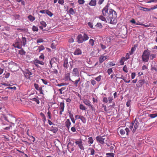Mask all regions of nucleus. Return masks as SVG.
Wrapping results in <instances>:
<instances>
[{
  "label": "nucleus",
  "instance_id": "obj_11",
  "mask_svg": "<svg viewBox=\"0 0 157 157\" xmlns=\"http://www.w3.org/2000/svg\"><path fill=\"white\" fill-rule=\"evenodd\" d=\"M145 82V81L143 79L140 80L137 82L136 84V86L138 87H140Z\"/></svg>",
  "mask_w": 157,
  "mask_h": 157
},
{
  "label": "nucleus",
  "instance_id": "obj_25",
  "mask_svg": "<svg viewBox=\"0 0 157 157\" xmlns=\"http://www.w3.org/2000/svg\"><path fill=\"white\" fill-rule=\"evenodd\" d=\"M96 4V2L95 0H91L89 4L92 6H95Z\"/></svg>",
  "mask_w": 157,
  "mask_h": 157
},
{
  "label": "nucleus",
  "instance_id": "obj_8",
  "mask_svg": "<svg viewBox=\"0 0 157 157\" xmlns=\"http://www.w3.org/2000/svg\"><path fill=\"white\" fill-rule=\"evenodd\" d=\"M77 41L78 43L80 44L84 41L83 36L81 34H79L77 37Z\"/></svg>",
  "mask_w": 157,
  "mask_h": 157
},
{
  "label": "nucleus",
  "instance_id": "obj_52",
  "mask_svg": "<svg viewBox=\"0 0 157 157\" xmlns=\"http://www.w3.org/2000/svg\"><path fill=\"white\" fill-rule=\"evenodd\" d=\"M44 40L40 38L37 39V43H42L44 42Z\"/></svg>",
  "mask_w": 157,
  "mask_h": 157
},
{
  "label": "nucleus",
  "instance_id": "obj_1",
  "mask_svg": "<svg viewBox=\"0 0 157 157\" xmlns=\"http://www.w3.org/2000/svg\"><path fill=\"white\" fill-rule=\"evenodd\" d=\"M102 13L103 16H108L110 19V22L111 23H112V20L117 17L116 12L112 9H108V6L107 5L103 9Z\"/></svg>",
  "mask_w": 157,
  "mask_h": 157
},
{
  "label": "nucleus",
  "instance_id": "obj_60",
  "mask_svg": "<svg viewBox=\"0 0 157 157\" xmlns=\"http://www.w3.org/2000/svg\"><path fill=\"white\" fill-rule=\"evenodd\" d=\"M91 83L92 85H93V86H94L96 84V82L94 80H91Z\"/></svg>",
  "mask_w": 157,
  "mask_h": 157
},
{
  "label": "nucleus",
  "instance_id": "obj_26",
  "mask_svg": "<svg viewBox=\"0 0 157 157\" xmlns=\"http://www.w3.org/2000/svg\"><path fill=\"white\" fill-rule=\"evenodd\" d=\"M80 78H79L78 79L76 80L75 81H74L72 80L71 81H72L74 83L75 85V86L76 87H77L78 86V82L80 81Z\"/></svg>",
  "mask_w": 157,
  "mask_h": 157
},
{
  "label": "nucleus",
  "instance_id": "obj_17",
  "mask_svg": "<svg viewBox=\"0 0 157 157\" xmlns=\"http://www.w3.org/2000/svg\"><path fill=\"white\" fill-rule=\"evenodd\" d=\"M57 61V58L55 57H53L51 59V60L50 61V64L51 65V67L52 68L53 67V65L56 63V62Z\"/></svg>",
  "mask_w": 157,
  "mask_h": 157
},
{
  "label": "nucleus",
  "instance_id": "obj_36",
  "mask_svg": "<svg viewBox=\"0 0 157 157\" xmlns=\"http://www.w3.org/2000/svg\"><path fill=\"white\" fill-rule=\"evenodd\" d=\"M79 108L80 109L83 110H86V109L85 106H84V105L82 104H80V105Z\"/></svg>",
  "mask_w": 157,
  "mask_h": 157
},
{
  "label": "nucleus",
  "instance_id": "obj_4",
  "mask_svg": "<svg viewBox=\"0 0 157 157\" xmlns=\"http://www.w3.org/2000/svg\"><path fill=\"white\" fill-rule=\"evenodd\" d=\"M105 136H98L96 137V140L101 144H103L105 143L104 140L105 138Z\"/></svg>",
  "mask_w": 157,
  "mask_h": 157
},
{
  "label": "nucleus",
  "instance_id": "obj_28",
  "mask_svg": "<svg viewBox=\"0 0 157 157\" xmlns=\"http://www.w3.org/2000/svg\"><path fill=\"white\" fill-rule=\"evenodd\" d=\"M83 103L86 105L88 106L91 105L90 102L89 100H85L83 101Z\"/></svg>",
  "mask_w": 157,
  "mask_h": 157
},
{
  "label": "nucleus",
  "instance_id": "obj_5",
  "mask_svg": "<svg viewBox=\"0 0 157 157\" xmlns=\"http://www.w3.org/2000/svg\"><path fill=\"white\" fill-rule=\"evenodd\" d=\"M34 86L35 89L36 90L39 91L40 94H43L42 87H43L44 86H41L40 87L39 85L38 84L36 83H34Z\"/></svg>",
  "mask_w": 157,
  "mask_h": 157
},
{
  "label": "nucleus",
  "instance_id": "obj_20",
  "mask_svg": "<svg viewBox=\"0 0 157 157\" xmlns=\"http://www.w3.org/2000/svg\"><path fill=\"white\" fill-rule=\"evenodd\" d=\"M88 150L89 152V155H93L95 154V151L93 148H89Z\"/></svg>",
  "mask_w": 157,
  "mask_h": 157
},
{
  "label": "nucleus",
  "instance_id": "obj_32",
  "mask_svg": "<svg viewBox=\"0 0 157 157\" xmlns=\"http://www.w3.org/2000/svg\"><path fill=\"white\" fill-rule=\"evenodd\" d=\"M19 53L21 55H25L26 52L23 49H22L19 51Z\"/></svg>",
  "mask_w": 157,
  "mask_h": 157
},
{
  "label": "nucleus",
  "instance_id": "obj_63",
  "mask_svg": "<svg viewBox=\"0 0 157 157\" xmlns=\"http://www.w3.org/2000/svg\"><path fill=\"white\" fill-rule=\"evenodd\" d=\"M102 101L104 102L107 103L108 102V99L107 98H104L102 100Z\"/></svg>",
  "mask_w": 157,
  "mask_h": 157
},
{
  "label": "nucleus",
  "instance_id": "obj_21",
  "mask_svg": "<svg viewBox=\"0 0 157 157\" xmlns=\"http://www.w3.org/2000/svg\"><path fill=\"white\" fill-rule=\"evenodd\" d=\"M32 75V73L29 71V70L27 71L25 73V75L26 76V78H28L30 79V76Z\"/></svg>",
  "mask_w": 157,
  "mask_h": 157
},
{
  "label": "nucleus",
  "instance_id": "obj_41",
  "mask_svg": "<svg viewBox=\"0 0 157 157\" xmlns=\"http://www.w3.org/2000/svg\"><path fill=\"white\" fill-rule=\"evenodd\" d=\"M44 49V48L43 45H41L38 47V50H39V52H40L41 51L43 50Z\"/></svg>",
  "mask_w": 157,
  "mask_h": 157
},
{
  "label": "nucleus",
  "instance_id": "obj_24",
  "mask_svg": "<svg viewBox=\"0 0 157 157\" xmlns=\"http://www.w3.org/2000/svg\"><path fill=\"white\" fill-rule=\"evenodd\" d=\"M28 18L30 21L32 22H33L35 20V17L32 16L31 15H29V16H28Z\"/></svg>",
  "mask_w": 157,
  "mask_h": 157
},
{
  "label": "nucleus",
  "instance_id": "obj_39",
  "mask_svg": "<svg viewBox=\"0 0 157 157\" xmlns=\"http://www.w3.org/2000/svg\"><path fill=\"white\" fill-rule=\"evenodd\" d=\"M46 13L50 17H52L53 15V13L51 11L48 10H47Z\"/></svg>",
  "mask_w": 157,
  "mask_h": 157
},
{
  "label": "nucleus",
  "instance_id": "obj_56",
  "mask_svg": "<svg viewBox=\"0 0 157 157\" xmlns=\"http://www.w3.org/2000/svg\"><path fill=\"white\" fill-rule=\"evenodd\" d=\"M41 79L44 84L45 85L48 84V82L46 80H44L43 79Z\"/></svg>",
  "mask_w": 157,
  "mask_h": 157
},
{
  "label": "nucleus",
  "instance_id": "obj_2",
  "mask_svg": "<svg viewBox=\"0 0 157 157\" xmlns=\"http://www.w3.org/2000/svg\"><path fill=\"white\" fill-rule=\"evenodd\" d=\"M150 55V51L147 50H145L142 55V61L144 62L148 61Z\"/></svg>",
  "mask_w": 157,
  "mask_h": 157
},
{
  "label": "nucleus",
  "instance_id": "obj_55",
  "mask_svg": "<svg viewBox=\"0 0 157 157\" xmlns=\"http://www.w3.org/2000/svg\"><path fill=\"white\" fill-rule=\"evenodd\" d=\"M78 2L79 4H82L84 3L85 1L84 0H78Z\"/></svg>",
  "mask_w": 157,
  "mask_h": 157
},
{
  "label": "nucleus",
  "instance_id": "obj_33",
  "mask_svg": "<svg viewBox=\"0 0 157 157\" xmlns=\"http://www.w3.org/2000/svg\"><path fill=\"white\" fill-rule=\"evenodd\" d=\"M88 143L90 144H92L94 142V140L92 137H90L88 138Z\"/></svg>",
  "mask_w": 157,
  "mask_h": 157
},
{
  "label": "nucleus",
  "instance_id": "obj_7",
  "mask_svg": "<svg viewBox=\"0 0 157 157\" xmlns=\"http://www.w3.org/2000/svg\"><path fill=\"white\" fill-rule=\"evenodd\" d=\"M75 143L76 145H78V147L81 150H84V148L83 145L82 141L81 140L76 141L75 142Z\"/></svg>",
  "mask_w": 157,
  "mask_h": 157
},
{
  "label": "nucleus",
  "instance_id": "obj_35",
  "mask_svg": "<svg viewBox=\"0 0 157 157\" xmlns=\"http://www.w3.org/2000/svg\"><path fill=\"white\" fill-rule=\"evenodd\" d=\"M141 10H143L145 11H149L151 10L150 8H144L143 7H141Z\"/></svg>",
  "mask_w": 157,
  "mask_h": 157
},
{
  "label": "nucleus",
  "instance_id": "obj_10",
  "mask_svg": "<svg viewBox=\"0 0 157 157\" xmlns=\"http://www.w3.org/2000/svg\"><path fill=\"white\" fill-rule=\"evenodd\" d=\"M109 57L108 56H104L101 55L99 58V61L100 63H101L104 61L105 59H107Z\"/></svg>",
  "mask_w": 157,
  "mask_h": 157
},
{
  "label": "nucleus",
  "instance_id": "obj_22",
  "mask_svg": "<svg viewBox=\"0 0 157 157\" xmlns=\"http://www.w3.org/2000/svg\"><path fill=\"white\" fill-rule=\"evenodd\" d=\"M81 53L82 52L81 50L79 48L76 49L74 52V54L76 55H80Z\"/></svg>",
  "mask_w": 157,
  "mask_h": 157
},
{
  "label": "nucleus",
  "instance_id": "obj_44",
  "mask_svg": "<svg viewBox=\"0 0 157 157\" xmlns=\"http://www.w3.org/2000/svg\"><path fill=\"white\" fill-rule=\"evenodd\" d=\"M101 76L100 75H99L98 77L95 78V79L98 82H99L101 81Z\"/></svg>",
  "mask_w": 157,
  "mask_h": 157
},
{
  "label": "nucleus",
  "instance_id": "obj_16",
  "mask_svg": "<svg viewBox=\"0 0 157 157\" xmlns=\"http://www.w3.org/2000/svg\"><path fill=\"white\" fill-rule=\"evenodd\" d=\"M75 117L76 119H80L83 123L86 122L85 118L82 116L77 115L75 116Z\"/></svg>",
  "mask_w": 157,
  "mask_h": 157
},
{
  "label": "nucleus",
  "instance_id": "obj_62",
  "mask_svg": "<svg viewBox=\"0 0 157 157\" xmlns=\"http://www.w3.org/2000/svg\"><path fill=\"white\" fill-rule=\"evenodd\" d=\"M136 76V73L135 72H133L131 74V78L132 79H134Z\"/></svg>",
  "mask_w": 157,
  "mask_h": 157
},
{
  "label": "nucleus",
  "instance_id": "obj_18",
  "mask_svg": "<svg viewBox=\"0 0 157 157\" xmlns=\"http://www.w3.org/2000/svg\"><path fill=\"white\" fill-rule=\"evenodd\" d=\"M50 130L54 133H56L58 130L57 128L56 127L52 126L50 129Z\"/></svg>",
  "mask_w": 157,
  "mask_h": 157
},
{
  "label": "nucleus",
  "instance_id": "obj_13",
  "mask_svg": "<svg viewBox=\"0 0 157 157\" xmlns=\"http://www.w3.org/2000/svg\"><path fill=\"white\" fill-rule=\"evenodd\" d=\"M64 104L63 102H61L60 103L59 108L61 110L59 112L60 114L61 115L62 114V112L64 111Z\"/></svg>",
  "mask_w": 157,
  "mask_h": 157
},
{
  "label": "nucleus",
  "instance_id": "obj_47",
  "mask_svg": "<svg viewBox=\"0 0 157 157\" xmlns=\"http://www.w3.org/2000/svg\"><path fill=\"white\" fill-rule=\"evenodd\" d=\"M115 145L114 144H111L110 147V150L111 151L113 152V150Z\"/></svg>",
  "mask_w": 157,
  "mask_h": 157
},
{
  "label": "nucleus",
  "instance_id": "obj_49",
  "mask_svg": "<svg viewBox=\"0 0 157 157\" xmlns=\"http://www.w3.org/2000/svg\"><path fill=\"white\" fill-rule=\"evenodd\" d=\"M113 100V97L112 96H110L108 98V101L109 103H111L112 102V100Z\"/></svg>",
  "mask_w": 157,
  "mask_h": 157
},
{
  "label": "nucleus",
  "instance_id": "obj_15",
  "mask_svg": "<svg viewBox=\"0 0 157 157\" xmlns=\"http://www.w3.org/2000/svg\"><path fill=\"white\" fill-rule=\"evenodd\" d=\"M63 66L66 69H67L69 66L68 60V58H65L64 60Z\"/></svg>",
  "mask_w": 157,
  "mask_h": 157
},
{
  "label": "nucleus",
  "instance_id": "obj_12",
  "mask_svg": "<svg viewBox=\"0 0 157 157\" xmlns=\"http://www.w3.org/2000/svg\"><path fill=\"white\" fill-rule=\"evenodd\" d=\"M34 63L36 67H38L39 66L38 64L43 65L44 64V62L38 59H36L34 61Z\"/></svg>",
  "mask_w": 157,
  "mask_h": 157
},
{
  "label": "nucleus",
  "instance_id": "obj_46",
  "mask_svg": "<svg viewBox=\"0 0 157 157\" xmlns=\"http://www.w3.org/2000/svg\"><path fill=\"white\" fill-rule=\"evenodd\" d=\"M99 18L102 21H106V19L102 15L99 16Z\"/></svg>",
  "mask_w": 157,
  "mask_h": 157
},
{
  "label": "nucleus",
  "instance_id": "obj_57",
  "mask_svg": "<svg viewBox=\"0 0 157 157\" xmlns=\"http://www.w3.org/2000/svg\"><path fill=\"white\" fill-rule=\"evenodd\" d=\"M134 125V123L132 122L131 124L129 127V129L132 130L133 128Z\"/></svg>",
  "mask_w": 157,
  "mask_h": 157
},
{
  "label": "nucleus",
  "instance_id": "obj_40",
  "mask_svg": "<svg viewBox=\"0 0 157 157\" xmlns=\"http://www.w3.org/2000/svg\"><path fill=\"white\" fill-rule=\"evenodd\" d=\"M136 49V48L135 47H132L129 53L130 55H132V54L134 53V52L135 50Z\"/></svg>",
  "mask_w": 157,
  "mask_h": 157
},
{
  "label": "nucleus",
  "instance_id": "obj_9",
  "mask_svg": "<svg viewBox=\"0 0 157 157\" xmlns=\"http://www.w3.org/2000/svg\"><path fill=\"white\" fill-rule=\"evenodd\" d=\"M72 74L73 76H79V74L78 69L77 68H74L72 71Z\"/></svg>",
  "mask_w": 157,
  "mask_h": 157
},
{
  "label": "nucleus",
  "instance_id": "obj_48",
  "mask_svg": "<svg viewBox=\"0 0 157 157\" xmlns=\"http://www.w3.org/2000/svg\"><path fill=\"white\" fill-rule=\"evenodd\" d=\"M123 70L126 73H127L128 72V69L127 67L126 66V65H125L123 67Z\"/></svg>",
  "mask_w": 157,
  "mask_h": 157
},
{
  "label": "nucleus",
  "instance_id": "obj_27",
  "mask_svg": "<svg viewBox=\"0 0 157 157\" xmlns=\"http://www.w3.org/2000/svg\"><path fill=\"white\" fill-rule=\"evenodd\" d=\"M83 36L84 41H86L89 39V37L85 33L83 34Z\"/></svg>",
  "mask_w": 157,
  "mask_h": 157
},
{
  "label": "nucleus",
  "instance_id": "obj_34",
  "mask_svg": "<svg viewBox=\"0 0 157 157\" xmlns=\"http://www.w3.org/2000/svg\"><path fill=\"white\" fill-rule=\"evenodd\" d=\"M94 42L95 41L94 40L92 39H90L89 41V43L91 46H93L94 45Z\"/></svg>",
  "mask_w": 157,
  "mask_h": 157
},
{
  "label": "nucleus",
  "instance_id": "obj_29",
  "mask_svg": "<svg viewBox=\"0 0 157 157\" xmlns=\"http://www.w3.org/2000/svg\"><path fill=\"white\" fill-rule=\"evenodd\" d=\"M65 79L66 80L69 79V80L70 81H72V80L70 78V73H68L67 74H66V75H65Z\"/></svg>",
  "mask_w": 157,
  "mask_h": 157
},
{
  "label": "nucleus",
  "instance_id": "obj_42",
  "mask_svg": "<svg viewBox=\"0 0 157 157\" xmlns=\"http://www.w3.org/2000/svg\"><path fill=\"white\" fill-rule=\"evenodd\" d=\"M32 100L33 101L36 102L37 104H39L40 103V101L39 100L36 98H33Z\"/></svg>",
  "mask_w": 157,
  "mask_h": 157
},
{
  "label": "nucleus",
  "instance_id": "obj_23",
  "mask_svg": "<svg viewBox=\"0 0 157 157\" xmlns=\"http://www.w3.org/2000/svg\"><path fill=\"white\" fill-rule=\"evenodd\" d=\"M65 125L68 129H69V127L71 124V122L69 119H67L65 122Z\"/></svg>",
  "mask_w": 157,
  "mask_h": 157
},
{
  "label": "nucleus",
  "instance_id": "obj_37",
  "mask_svg": "<svg viewBox=\"0 0 157 157\" xmlns=\"http://www.w3.org/2000/svg\"><path fill=\"white\" fill-rule=\"evenodd\" d=\"M114 154L113 153H107L106 155L107 156L106 157H114Z\"/></svg>",
  "mask_w": 157,
  "mask_h": 157
},
{
  "label": "nucleus",
  "instance_id": "obj_30",
  "mask_svg": "<svg viewBox=\"0 0 157 157\" xmlns=\"http://www.w3.org/2000/svg\"><path fill=\"white\" fill-rule=\"evenodd\" d=\"M149 116L151 118H154L157 117V113L155 114H151L149 115Z\"/></svg>",
  "mask_w": 157,
  "mask_h": 157
},
{
  "label": "nucleus",
  "instance_id": "obj_31",
  "mask_svg": "<svg viewBox=\"0 0 157 157\" xmlns=\"http://www.w3.org/2000/svg\"><path fill=\"white\" fill-rule=\"evenodd\" d=\"M68 12L71 15H73L75 13V12L73 9L72 8H71L69 9Z\"/></svg>",
  "mask_w": 157,
  "mask_h": 157
},
{
  "label": "nucleus",
  "instance_id": "obj_64",
  "mask_svg": "<svg viewBox=\"0 0 157 157\" xmlns=\"http://www.w3.org/2000/svg\"><path fill=\"white\" fill-rule=\"evenodd\" d=\"M47 10H41L40 11V13H46Z\"/></svg>",
  "mask_w": 157,
  "mask_h": 157
},
{
  "label": "nucleus",
  "instance_id": "obj_45",
  "mask_svg": "<svg viewBox=\"0 0 157 157\" xmlns=\"http://www.w3.org/2000/svg\"><path fill=\"white\" fill-rule=\"evenodd\" d=\"M40 24L41 25L43 26L44 27H46L47 25V24L46 22L44 21H42L40 22Z\"/></svg>",
  "mask_w": 157,
  "mask_h": 157
},
{
  "label": "nucleus",
  "instance_id": "obj_51",
  "mask_svg": "<svg viewBox=\"0 0 157 157\" xmlns=\"http://www.w3.org/2000/svg\"><path fill=\"white\" fill-rule=\"evenodd\" d=\"M51 112L50 111H48L47 113V115L48 117L49 118V119H51Z\"/></svg>",
  "mask_w": 157,
  "mask_h": 157
},
{
  "label": "nucleus",
  "instance_id": "obj_38",
  "mask_svg": "<svg viewBox=\"0 0 157 157\" xmlns=\"http://www.w3.org/2000/svg\"><path fill=\"white\" fill-rule=\"evenodd\" d=\"M13 16L15 20H19L20 17V15L19 14H14Z\"/></svg>",
  "mask_w": 157,
  "mask_h": 157
},
{
  "label": "nucleus",
  "instance_id": "obj_14",
  "mask_svg": "<svg viewBox=\"0 0 157 157\" xmlns=\"http://www.w3.org/2000/svg\"><path fill=\"white\" fill-rule=\"evenodd\" d=\"M134 123V128L132 130V132L133 133H134L138 127L139 125V123L138 121H135Z\"/></svg>",
  "mask_w": 157,
  "mask_h": 157
},
{
  "label": "nucleus",
  "instance_id": "obj_6",
  "mask_svg": "<svg viewBox=\"0 0 157 157\" xmlns=\"http://www.w3.org/2000/svg\"><path fill=\"white\" fill-rule=\"evenodd\" d=\"M129 132V130L128 128H126L125 129H121L120 131V133L123 136L125 134L128 136Z\"/></svg>",
  "mask_w": 157,
  "mask_h": 157
},
{
  "label": "nucleus",
  "instance_id": "obj_58",
  "mask_svg": "<svg viewBox=\"0 0 157 157\" xmlns=\"http://www.w3.org/2000/svg\"><path fill=\"white\" fill-rule=\"evenodd\" d=\"M65 89V87H62L61 88L59 89V90L60 92V94H63L62 91L64 90Z\"/></svg>",
  "mask_w": 157,
  "mask_h": 157
},
{
  "label": "nucleus",
  "instance_id": "obj_54",
  "mask_svg": "<svg viewBox=\"0 0 157 157\" xmlns=\"http://www.w3.org/2000/svg\"><path fill=\"white\" fill-rule=\"evenodd\" d=\"M67 84L63 82L62 83H61L60 84H58L57 85V86H65Z\"/></svg>",
  "mask_w": 157,
  "mask_h": 157
},
{
  "label": "nucleus",
  "instance_id": "obj_43",
  "mask_svg": "<svg viewBox=\"0 0 157 157\" xmlns=\"http://www.w3.org/2000/svg\"><path fill=\"white\" fill-rule=\"evenodd\" d=\"M32 29L33 31H37L38 30V28L34 25L33 26Z\"/></svg>",
  "mask_w": 157,
  "mask_h": 157
},
{
  "label": "nucleus",
  "instance_id": "obj_50",
  "mask_svg": "<svg viewBox=\"0 0 157 157\" xmlns=\"http://www.w3.org/2000/svg\"><path fill=\"white\" fill-rule=\"evenodd\" d=\"M96 26L100 28H101L102 27V25L100 23H98L96 25Z\"/></svg>",
  "mask_w": 157,
  "mask_h": 157
},
{
  "label": "nucleus",
  "instance_id": "obj_59",
  "mask_svg": "<svg viewBox=\"0 0 157 157\" xmlns=\"http://www.w3.org/2000/svg\"><path fill=\"white\" fill-rule=\"evenodd\" d=\"M139 25L144 26L146 27H148L150 26V25H145L144 24L141 23L140 24H139Z\"/></svg>",
  "mask_w": 157,
  "mask_h": 157
},
{
  "label": "nucleus",
  "instance_id": "obj_3",
  "mask_svg": "<svg viewBox=\"0 0 157 157\" xmlns=\"http://www.w3.org/2000/svg\"><path fill=\"white\" fill-rule=\"evenodd\" d=\"M12 45L15 48H17L18 49H21V48L22 44L21 43V40L19 38H18L16 40L15 43L13 44Z\"/></svg>",
  "mask_w": 157,
  "mask_h": 157
},
{
  "label": "nucleus",
  "instance_id": "obj_53",
  "mask_svg": "<svg viewBox=\"0 0 157 157\" xmlns=\"http://www.w3.org/2000/svg\"><path fill=\"white\" fill-rule=\"evenodd\" d=\"M113 71L112 68H110L108 69L107 70V72L109 75L111 74Z\"/></svg>",
  "mask_w": 157,
  "mask_h": 157
},
{
  "label": "nucleus",
  "instance_id": "obj_19",
  "mask_svg": "<svg viewBox=\"0 0 157 157\" xmlns=\"http://www.w3.org/2000/svg\"><path fill=\"white\" fill-rule=\"evenodd\" d=\"M21 43L24 46H25L27 44V40L25 37H22V40H21Z\"/></svg>",
  "mask_w": 157,
  "mask_h": 157
},
{
  "label": "nucleus",
  "instance_id": "obj_61",
  "mask_svg": "<svg viewBox=\"0 0 157 157\" xmlns=\"http://www.w3.org/2000/svg\"><path fill=\"white\" fill-rule=\"evenodd\" d=\"M150 57H151L150 58H151V59H153L155 58L156 55L155 54H152L150 55Z\"/></svg>",
  "mask_w": 157,
  "mask_h": 157
}]
</instances>
